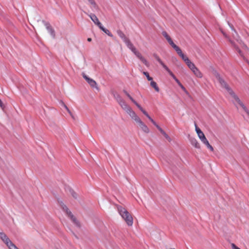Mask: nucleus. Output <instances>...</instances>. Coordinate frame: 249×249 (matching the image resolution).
Returning <instances> with one entry per match:
<instances>
[{
    "label": "nucleus",
    "mask_w": 249,
    "mask_h": 249,
    "mask_svg": "<svg viewBox=\"0 0 249 249\" xmlns=\"http://www.w3.org/2000/svg\"><path fill=\"white\" fill-rule=\"evenodd\" d=\"M117 209L119 213L125 220L127 225L129 226H132L133 223V219L129 213L121 206H118Z\"/></svg>",
    "instance_id": "f257e3e1"
},
{
    "label": "nucleus",
    "mask_w": 249,
    "mask_h": 249,
    "mask_svg": "<svg viewBox=\"0 0 249 249\" xmlns=\"http://www.w3.org/2000/svg\"><path fill=\"white\" fill-rule=\"evenodd\" d=\"M0 238L9 249L14 244L10 240L6 234L3 232H0Z\"/></svg>",
    "instance_id": "f03ea898"
},
{
    "label": "nucleus",
    "mask_w": 249,
    "mask_h": 249,
    "mask_svg": "<svg viewBox=\"0 0 249 249\" xmlns=\"http://www.w3.org/2000/svg\"><path fill=\"white\" fill-rule=\"evenodd\" d=\"M83 78L86 80L91 87L96 88L97 90H99V88L97 86V83L95 80L89 77L86 74L83 72L82 74Z\"/></svg>",
    "instance_id": "7ed1b4c3"
},
{
    "label": "nucleus",
    "mask_w": 249,
    "mask_h": 249,
    "mask_svg": "<svg viewBox=\"0 0 249 249\" xmlns=\"http://www.w3.org/2000/svg\"><path fill=\"white\" fill-rule=\"evenodd\" d=\"M42 22L44 23L48 32L50 34L53 38H55V32L53 28L49 22L42 20Z\"/></svg>",
    "instance_id": "20e7f679"
},
{
    "label": "nucleus",
    "mask_w": 249,
    "mask_h": 249,
    "mask_svg": "<svg viewBox=\"0 0 249 249\" xmlns=\"http://www.w3.org/2000/svg\"><path fill=\"white\" fill-rule=\"evenodd\" d=\"M195 127H196V132L197 134V135L200 139V140L201 141V142L204 143V142H206L207 141V139H206L205 135L204 134L203 132L201 130V129L197 126L196 123L195 124Z\"/></svg>",
    "instance_id": "39448f33"
},
{
    "label": "nucleus",
    "mask_w": 249,
    "mask_h": 249,
    "mask_svg": "<svg viewBox=\"0 0 249 249\" xmlns=\"http://www.w3.org/2000/svg\"><path fill=\"white\" fill-rule=\"evenodd\" d=\"M229 93L236 100V101L242 107L243 109L245 108L246 107L232 89H231L229 92Z\"/></svg>",
    "instance_id": "423d86ee"
},
{
    "label": "nucleus",
    "mask_w": 249,
    "mask_h": 249,
    "mask_svg": "<svg viewBox=\"0 0 249 249\" xmlns=\"http://www.w3.org/2000/svg\"><path fill=\"white\" fill-rule=\"evenodd\" d=\"M229 93L236 100V101L242 107L243 109L245 108L246 107L232 89H231L229 92Z\"/></svg>",
    "instance_id": "0eeeda50"
},
{
    "label": "nucleus",
    "mask_w": 249,
    "mask_h": 249,
    "mask_svg": "<svg viewBox=\"0 0 249 249\" xmlns=\"http://www.w3.org/2000/svg\"><path fill=\"white\" fill-rule=\"evenodd\" d=\"M222 88H225L229 92L231 89L229 87L227 82L221 77L217 79Z\"/></svg>",
    "instance_id": "6e6552de"
},
{
    "label": "nucleus",
    "mask_w": 249,
    "mask_h": 249,
    "mask_svg": "<svg viewBox=\"0 0 249 249\" xmlns=\"http://www.w3.org/2000/svg\"><path fill=\"white\" fill-rule=\"evenodd\" d=\"M126 112L129 115L132 119L135 120L136 122L140 119L139 116L137 115L136 113L132 110L131 107L126 111Z\"/></svg>",
    "instance_id": "1a4fd4ad"
},
{
    "label": "nucleus",
    "mask_w": 249,
    "mask_h": 249,
    "mask_svg": "<svg viewBox=\"0 0 249 249\" xmlns=\"http://www.w3.org/2000/svg\"><path fill=\"white\" fill-rule=\"evenodd\" d=\"M136 123L139 124L140 127L144 132L146 133H148L149 132V129L148 127L144 124V123L141 120V119H139L136 122Z\"/></svg>",
    "instance_id": "9d476101"
},
{
    "label": "nucleus",
    "mask_w": 249,
    "mask_h": 249,
    "mask_svg": "<svg viewBox=\"0 0 249 249\" xmlns=\"http://www.w3.org/2000/svg\"><path fill=\"white\" fill-rule=\"evenodd\" d=\"M134 54L145 66L147 67L149 66V63L147 60L142 56L139 51H137L136 52H134Z\"/></svg>",
    "instance_id": "9b49d317"
},
{
    "label": "nucleus",
    "mask_w": 249,
    "mask_h": 249,
    "mask_svg": "<svg viewBox=\"0 0 249 249\" xmlns=\"http://www.w3.org/2000/svg\"><path fill=\"white\" fill-rule=\"evenodd\" d=\"M139 109L143 113L144 115H145L148 118V119L156 127L157 126H159L156 122L149 115L148 113L144 109H143L142 107H141Z\"/></svg>",
    "instance_id": "f8f14e48"
},
{
    "label": "nucleus",
    "mask_w": 249,
    "mask_h": 249,
    "mask_svg": "<svg viewBox=\"0 0 249 249\" xmlns=\"http://www.w3.org/2000/svg\"><path fill=\"white\" fill-rule=\"evenodd\" d=\"M189 140L191 144L194 146L195 148L197 149L200 148L199 143L198 142L196 139L194 137L189 136Z\"/></svg>",
    "instance_id": "ddd939ff"
},
{
    "label": "nucleus",
    "mask_w": 249,
    "mask_h": 249,
    "mask_svg": "<svg viewBox=\"0 0 249 249\" xmlns=\"http://www.w3.org/2000/svg\"><path fill=\"white\" fill-rule=\"evenodd\" d=\"M124 93L129 98V99L138 108H139L141 106L139 105L131 96V95L127 92V91L125 89L123 90Z\"/></svg>",
    "instance_id": "4468645a"
},
{
    "label": "nucleus",
    "mask_w": 249,
    "mask_h": 249,
    "mask_svg": "<svg viewBox=\"0 0 249 249\" xmlns=\"http://www.w3.org/2000/svg\"><path fill=\"white\" fill-rule=\"evenodd\" d=\"M73 223L78 227H81V224L80 222L76 219V218L72 214L70 216H69Z\"/></svg>",
    "instance_id": "2eb2a0df"
},
{
    "label": "nucleus",
    "mask_w": 249,
    "mask_h": 249,
    "mask_svg": "<svg viewBox=\"0 0 249 249\" xmlns=\"http://www.w3.org/2000/svg\"><path fill=\"white\" fill-rule=\"evenodd\" d=\"M157 128L169 142H171V139L170 137L159 125L157 126Z\"/></svg>",
    "instance_id": "dca6fc26"
},
{
    "label": "nucleus",
    "mask_w": 249,
    "mask_h": 249,
    "mask_svg": "<svg viewBox=\"0 0 249 249\" xmlns=\"http://www.w3.org/2000/svg\"><path fill=\"white\" fill-rule=\"evenodd\" d=\"M117 33L118 35L123 40L124 42L128 39V38L126 37L125 35L121 30H117Z\"/></svg>",
    "instance_id": "f3484780"
},
{
    "label": "nucleus",
    "mask_w": 249,
    "mask_h": 249,
    "mask_svg": "<svg viewBox=\"0 0 249 249\" xmlns=\"http://www.w3.org/2000/svg\"><path fill=\"white\" fill-rule=\"evenodd\" d=\"M192 71L197 77L199 78H201L202 77V73L196 67H195V69H192Z\"/></svg>",
    "instance_id": "a211bd4d"
},
{
    "label": "nucleus",
    "mask_w": 249,
    "mask_h": 249,
    "mask_svg": "<svg viewBox=\"0 0 249 249\" xmlns=\"http://www.w3.org/2000/svg\"><path fill=\"white\" fill-rule=\"evenodd\" d=\"M91 19L93 21V22L97 25L99 28L102 25V24L99 21L97 17H90Z\"/></svg>",
    "instance_id": "6ab92c4d"
},
{
    "label": "nucleus",
    "mask_w": 249,
    "mask_h": 249,
    "mask_svg": "<svg viewBox=\"0 0 249 249\" xmlns=\"http://www.w3.org/2000/svg\"><path fill=\"white\" fill-rule=\"evenodd\" d=\"M99 28L103 31L108 36L110 37H113V35L111 33V32L107 29L104 28L102 25L99 27Z\"/></svg>",
    "instance_id": "aec40b11"
},
{
    "label": "nucleus",
    "mask_w": 249,
    "mask_h": 249,
    "mask_svg": "<svg viewBox=\"0 0 249 249\" xmlns=\"http://www.w3.org/2000/svg\"><path fill=\"white\" fill-rule=\"evenodd\" d=\"M150 85L152 87H153L155 89V90L157 92H159L160 89H159V87L158 86L156 82L153 81V80H152V81H151Z\"/></svg>",
    "instance_id": "412c9836"
},
{
    "label": "nucleus",
    "mask_w": 249,
    "mask_h": 249,
    "mask_svg": "<svg viewBox=\"0 0 249 249\" xmlns=\"http://www.w3.org/2000/svg\"><path fill=\"white\" fill-rule=\"evenodd\" d=\"M188 67L192 70L193 69H195V64L192 63L190 60L189 59L188 60H187V61L185 62Z\"/></svg>",
    "instance_id": "4be33fe9"
},
{
    "label": "nucleus",
    "mask_w": 249,
    "mask_h": 249,
    "mask_svg": "<svg viewBox=\"0 0 249 249\" xmlns=\"http://www.w3.org/2000/svg\"><path fill=\"white\" fill-rule=\"evenodd\" d=\"M69 192L74 198H77L78 195L77 193L72 188H70L69 189Z\"/></svg>",
    "instance_id": "5701e85b"
},
{
    "label": "nucleus",
    "mask_w": 249,
    "mask_h": 249,
    "mask_svg": "<svg viewBox=\"0 0 249 249\" xmlns=\"http://www.w3.org/2000/svg\"><path fill=\"white\" fill-rule=\"evenodd\" d=\"M62 209L66 213L68 216L72 214L66 205L64 206Z\"/></svg>",
    "instance_id": "b1692460"
},
{
    "label": "nucleus",
    "mask_w": 249,
    "mask_h": 249,
    "mask_svg": "<svg viewBox=\"0 0 249 249\" xmlns=\"http://www.w3.org/2000/svg\"><path fill=\"white\" fill-rule=\"evenodd\" d=\"M125 43L130 50L132 49V48L134 47L133 44L131 42L129 39L126 42H125Z\"/></svg>",
    "instance_id": "393cba45"
},
{
    "label": "nucleus",
    "mask_w": 249,
    "mask_h": 249,
    "mask_svg": "<svg viewBox=\"0 0 249 249\" xmlns=\"http://www.w3.org/2000/svg\"><path fill=\"white\" fill-rule=\"evenodd\" d=\"M176 82L184 92H185L186 93H188L185 88L182 85V84L180 83V82L178 80V79H177L176 81Z\"/></svg>",
    "instance_id": "a878e982"
},
{
    "label": "nucleus",
    "mask_w": 249,
    "mask_h": 249,
    "mask_svg": "<svg viewBox=\"0 0 249 249\" xmlns=\"http://www.w3.org/2000/svg\"><path fill=\"white\" fill-rule=\"evenodd\" d=\"M212 72H213V75L216 78V79H218V78H219L221 77L220 74L215 70L213 69Z\"/></svg>",
    "instance_id": "bb28decb"
},
{
    "label": "nucleus",
    "mask_w": 249,
    "mask_h": 249,
    "mask_svg": "<svg viewBox=\"0 0 249 249\" xmlns=\"http://www.w3.org/2000/svg\"><path fill=\"white\" fill-rule=\"evenodd\" d=\"M121 107L125 111H126L130 107L127 105L126 102L123 104V105Z\"/></svg>",
    "instance_id": "cd10ccee"
},
{
    "label": "nucleus",
    "mask_w": 249,
    "mask_h": 249,
    "mask_svg": "<svg viewBox=\"0 0 249 249\" xmlns=\"http://www.w3.org/2000/svg\"><path fill=\"white\" fill-rule=\"evenodd\" d=\"M174 49L176 50V51L177 52V53L180 55V54H182V53H183L181 50L180 49V48L177 45L174 48Z\"/></svg>",
    "instance_id": "c85d7f7f"
},
{
    "label": "nucleus",
    "mask_w": 249,
    "mask_h": 249,
    "mask_svg": "<svg viewBox=\"0 0 249 249\" xmlns=\"http://www.w3.org/2000/svg\"><path fill=\"white\" fill-rule=\"evenodd\" d=\"M143 74L146 77L148 81H151L153 80V78L149 76V73L147 71H143Z\"/></svg>",
    "instance_id": "c756f323"
},
{
    "label": "nucleus",
    "mask_w": 249,
    "mask_h": 249,
    "mask_svg": "<svg viewBox=\"0 0 249 249\" xmlns=\"http://www.w3.org/2000/svg\"><path fill=\"white\" fill-rule=\"evenodd\" d=\"M204 144H205L207 146V148L208 149H209L211 151H213V147L210 144L208 141H206V142H204Z\"/></svg>",
    "instance_id": "7c9ffc66"
},
{
    "label": "nucleus",
    "mask_w": 249,
    "mask_h": 249,
    "mask_svg": "<svg viewBox=\"0 0 249 249\" xmlns=\"http://www.w3.org/2000/svg\"><path fill=\"white\" fill-rule=\"evenodd\" d=\"M153 56L160 63V64H161L163 63V62L162 61L161 59L159 57V56L156 53H154Z\"/></svg>",
    "instance_id": "2f4dec72"
},
{
    "label": "nucleus",
    "mask_w": 249,
    "mask_h": 249,
    "mask_svg": "<svg viewBox=\"0 0 249 249\" xmlns=\"http://www.w3.org/2000/svg\"><path fill=\"white\" fill-rule=\"evenodd\" d=\"M179 56L185 62L187 61V60L189 59V58L185 55H184L183 53H182V54H180Z\"/></svg>",
    "instance_id": "473e14b6"
},
{
    "label": "nucleus",
    "mask_w": 249,
    "mask_h": 249,
    "mask_svg": "<svg viewBox=\"0 0 249 249\" xmlns=\"http://www.w3.org/2000/svg\"><path fill=\"white\" fill-rule=\"evenodd\" d=\"M114 97L118 102H119V101L123 99L122 98L119 94H116V95H114Z\"/></svg>",
    "instance_id": "72a5a7b5"
},
{
    "label": "nucleus",
    "mask_w": 249,
    "mask_h": 249,
    "mask_svg": "<svg viewBox=\"0 0 249 249\" xmlns=\"http://www.w3.org/2000/svg\"><path fill=\"white\" fill-rule=\"evenodd\" d=\"M88 1L92 5L93 7L94 8L96 7V4L94 0H88Z\"/></svg>",
    "instance_id": "f704fd0d"
},
{
    "label": "nucleus",
    "mask_w": 249,
    "mask_h": 249,
    "mask_svg": "<svg viewBox=\"0 0 249 249\" xmlns=\"http://www.w3.org/2000/svg\"><path fill=\"white\" fill-rule=\"evenodd\" d=\"M168 73L173 77L175 81L178 79L174 74L171 71L168 72Z\"/></svg>",
    "instance_id": "c9c22d12"
},
{
    "label": "nucleus",
    "mask_w": 249,
    "mask_h": 249,
    "mask_svg": "<svg viewBox=\"0 0 249 249\" xmlns=\"http://www.w3.org/2000/svg\"><path fill=\"white\" fill-rule=\"evenodd\" d=\"M162 67L168 72L170 70L167 67L166 65H165L163 62L160 64Z\"/></svg>",
    "instance_id": "e433bc0d"
},
{
    "label": "nucleus",
    "mask_w": 249,
    "mask_h": 249,
    "mask_svg": "<svg viewBox=\"0 0 249 249\" xmlns=\"http://www.w3.org/2000/svg\"><path fill=\"white\" fill-rule=\"evenodd\" d=\"M58 202L59 204L60 207L62 209L64 206H66L65 204L63 202V201L61 200L58 199Z\"/></svg>",
    "instance_id": "4c0bfd02"
},
{
    "label": "nucleus",
    "mask_w": 249,
    "mask_h": 249,
    "mask_svg": "<svg viewBox=\"0 0 249 249\" xmlns=\"http://www.w3.org/2000/svg\"><path fill=\"white\" fill-rule=\"evenodd\" d=\"M162 35H163V36L166 38L167 39V38H168L169 37H170V36L168 35V34L167 33V32L166 31H163L162 32Z\"/></svg>",
    "instance_id": "58836bf2"
},
{
    "label": "nucleus",
    "mask_w": 249,
    "mask_h": 249,
    "mask_svg": "<svg viewBox=\"0 0 249 249\" xmlns=\"http://www.w3.org/2000/svg\"><path fill=\"white\" fill-rule=\"evenodd\" d=\"M228 23L229 26L230 27V28H231V29L232 31H233L236 34H237V32H236V30H235V29L234 28L233 25L232 24L230 23L229 21L228 22Z\"/></svg>",
    "instance_id": "ea45409f"
},
{
    "label": "nucleus",
    "mask_w": 249,
    "mask_h": 249,
    "mask_svg": "<svg viewBox=\"0 0 249 249\" xmlns=\"http://www.w3.org/2000/svg\"><path fill=\"white\" fill-rule=\"evenodd\" d=\"M169 44L174 48L175 47H176L177 45L174 43L173 40H171L170 42H168Z\"/></svg>",
    "instance_id": "a19ab883"
},
{
    "label": "nucleus",
    "mask_w": 249,
    "mask_h": 249,
    "mask_svg": "<svg viewBox=\"0 0 249 249\" xmlns=\"http://www.w3.org/2000/svg\"><path fill=\"white\" fill-rule=\"evenodd\" d=\"M60 104L62 107H64L65 109L66 108V107H68L62 101H60Z\"/></svg>",
    "instance_id": "79ce46f5"
},
{
    "label": "nucleus",
    "mask_w": 249,
    "mask_h": 249,
    "mask_svg": "<svg viewBox=\"0 0 249 249\" xmlns=\"http://www.w3.org/2000/svg\"><path fill=\"white\" fill-rule=\"evenodd\" d=\"M245 112L246 113L247 115H248L249 118V110L246 107L245 108L243 109Z\"/></svg>",
    "instance_id": "37998d69"
},
{
    "label": "nucleus",
    "mask_w": 249,
    "mask_h": 249,
    "mask_svg": "<svg viewBox=\"0 0 249 249\" xmlns=\"http://www.w3.org/2000/svg\"><path fill=\"white\" fill-rule=\"evenodd\" d=\"M0 107L3 109L5 107L4 105H3L2 101L0 99Z\"/></svg>",
    "instance_id": "c03bdc74"
},
{
    "label": "nucleus",
    "mask_w": 249,
    "mask_h": 249,
    "mask_svg": "<svg viewBox=\"0 0 249 249\" xmlns=\"http://www.w3.org/2000/svg\"><path fill=\"white\" fill-rule=\"evenodd\" d=\"M125 102L124 101V99H122V100H121L120 101H119L118 103L120 105V106H121L123 105V104Z\"/></svg>",
    "instance_id": "a18cd8bd"
},
{
    "label": "nucleus",
    "mask_w": 249,
    "mask_h": 249,
    "mask_svg": "<svg viewBox=\"0 0 249 249\" xmlns=\"http://www.w3.org/2000/svg\"><path fill=\"white\" fill-rule=\"evenodd\" d=\"M9 249H18V247L14 244L12 247H11Z\"/></svg>",
    "instance_id": "49530a36"
},
{
    "label": "nucleus",
    "mask_w": 249,
    "mask_h": 249,
    "mask_svg": "<svg viewBox=\"0 0 249 249\" xmlns=\"http://www.w3.org/2000/svg\"><path fill=\"white\" fill-rule=\"evenodd\" d=\"M66 109L68 111V112L69 113V114L71 116H72V113H71V110L69 109V108L68 107H66Z\"/></svg>",
    "instance_id": "de8ad7c7"
},
{
    "label": "nucleus",
    "mask_w": 249,
    "mask_h": 249,
    "mask_svg": "<svg viewBox=\"0 0 249 249\" xmlns=\"http://www.w3.org/2000/svg\"><path fill=\"white\" fill-rule=\"evenodd\" d=\"M131 51L134 53V52H136L137 51L136 48L135 47H133Z\"/></svg>",
    "instance_id": "09e8293b"
},
{
    "label": "nucleus",
    "mask_w": 249,
    "mask_h": 249,
    "mask_svg": "<svg viewBox=\"0 0 249 249\" xmlns=\"http://www.w3.org/2000/svg\"><path fill=\"white\" fill-rule=\"evenodd\" d=\"M166 39H167V40L168 41V42H170V41H171V40H172V39H171V38L170 37H170H169L168 38H167Z\"/></svg>",
    "instance_id": "8fccbe9b"
},
{
    "label": "nucleus",
    "mask_w": 249,
    "mask_h": 249,
    "mask_svg": "<svg viewBox=\"0 0 249 249\" xmlns=\"http://www.w3.org/2000/svg\"><path fill=\"white\" fill-rule=\"evenodd\" d=\"M87 40H88V41H89V42H91V40H92V39H91V38H89H89H88Z\"/></svg>",
    "instance_id": "3c124183"
},
{
    "label": "nucleus",
    "mask_w": 249,
    "mask_h": 249,
    "mask_svg": "<svg viewBox=\"0 0 249 249\" xmlns=\"http://www.w3.org/2000/svg\"><path fill=\"white\" fill-rule=\"evenodd\" d=\"M244 47L246 49H247V50L249 51V49L248 48V47H247V45H244Z\"/></svg>",
    "instance_id": "603ef678"
},
{
    "label": "nucleus",
    "mask_w": 249,
    "mask_h": 249,
    "mask_svg": "<svg viewBox=\"0 0 249 249\" xmlns=\"http://www.w3.org/2000/svg\"><path fill=\"white\" fill-rule=\"evenodd\" d=\"M73 234L74 235V236L76 238H78L77 236L74 233H73Z\"/></svg>",
    "instance_id": "864d4df0"
},
{
    "label": "nucleus",
    "mask_w": 249,
    "mask_h": 249,
    "mask_svg": "<svg viewBox=\"0 0 249 249\" xmlns=\"http://www.w3.org/2000/svg\"><path fill=\"white\" fill-rule=\"evenodd\" d=\"M222 33H223V35H224L226 37H227V35H226V34H225V33H223V32H222Z\"/></svg>",
    "instance_id": "5fc2aeb1"
},
{
    "label": "nucleus",
    "mask_w": 249,
    "mask_h": 249,
    "mask_svg": "<svg viewBox=\"0 0 249 249\" xmlns=\"http://www.w3.org/2000/svg\"><path fill=\"white\" fill-rule=\"evenodd\" d=\"M71 117L73 119H74V120L75 119L74 117L72 114V116H71Z\"/></svg>",
    "instance_id": "6e6d98bb"
},
{
    "label": "nucleus",
    "mask_w": 249,
    "mask_h": 249,
    "mask_svg": "<svg viewBox=\"0 0 249 249\" xmlns=\"http://www.w3.org/2000/svg\"><path fill=\"white\" fill-rule=\"evenodd\" d=\"M229 41L231 42V44H233V42L232 40H230H230H229Z\"/></svg>",
    "instance_id": "4d7b16f0"
},
{
    "label": "nucleus",
    "mask_w": 249,
    "mask_h": 249,
    "mask_svg": "<svg viewBox=\"0 0 249 249\" xmlns=\"http://www.w3.org/2000/svg\"><path fill=\"white\" fill-rule=\"evenodd\" d=\"M238 52H239L240 53H241V51L240 50H238Z\"/></svg>",
    "instance_id": "13d9d810"
},
{
    "label": "nucleus",
    "mask_w": 249,
    "mask_h": 249,
    "mask_svg": "<svg viewBox=\"0 0 249 249\" xmlns=\"http://www.w3.org/2000/svg\"><path fill=\"white\" fill-rule=\"evenodd\" d=\"M247 62H248V64H249V62L248 60H247Z\"/></svg>",
    "instance_id": "bf43d9fd"
}]
</instances>
